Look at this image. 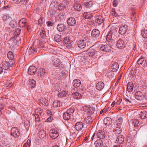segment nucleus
Returning <instances> with one entry per match:
<instances>
[{"instance_id":"obj_1","label":"nucleus","mask_w":147,"mask_h":147,"mask_svg":"<svg viewBox=\"0 0 147 147\" xmlns=\"http://www.w3.org/2000/svg\"><path fill=\"white\" fill-rule=\"evenodd\" d=\"M116 31L113 29H111L108 32L106 36V39L111 45H113L115 42L116 37L115 34L117 33Z\"/></svg>"},{"instance_id":"obj_2","label":"nucleus","mask_w":147,"mask_h":147,"mask_svg":"<svg viewBox=\"0 0 147 147\" xmlns=\"http://www.w3.org/2000/svg\"><path fill=\"white\" fill-rule=\"evenodd\" d=\"M89 40V39L86 36L84 37L82 40L78 41V47L81 49L84 48L86 46V44H88Z\"/></svg>"},{"instance_id":"obj_3","label":"nucleus","mask_w":147,"mask_h":147,"mask_svg":"<svg viewBox=\"0 0 147 147\" xmlns=\"http://www.w3.org/2000/svg\"><path fill=\"white\" fill-rule=\"evenodd\" d=\"M11 135L14 138H17L19 137L20 134L19 129L16 127H12L11 131Z\"/></svg>"},{"instance_id":"obj_4","label":"nucleus","mask_w":147,"mask_h":147,"mask_svg":"<svg viewBox=\"0 0 147 147\" xmlns=\"http://www.w3.org/2000/svg\"><path fill=\"white\" fill-rule=\"evenodd\" d=\"M15 62L13 61H10V63H9L7 61H5L3 62V65L4 68H7V69H4V73H7V71L9 70V67H11L12 65L14 64Z\"/></svg>"},{"instance_id":"obj_5","label":"nucleus","mask_w":147,"mask_h":147,"mask_svg":"<svg viewBox=\"0 0 147 147\" xmlns=\"http://www.w3.org/2000/svg\"><path fill=\"white\" fill-rule=\"evenodd\" d=\"M116 47L119 49H122L125 47V43L123 40L120 39L117 42Z\"/></svg>"},{"instance_id":"obj_6","label":"nucleus","mask_w":147,"mask_h":147,"mask_svg":"<svg viewBox=\"0 0 147 147\" xmlns=\"http://www.w3.org/2000/svg\"><path fill=\"white\" fill-rule=\"evenodd\" d=\"M39 104L42 106H47L49 103L47 100L45 98H40L38 100Z\"/></svg>"},{"instance_id":"obj_7","label":"nucleus","mask_w":147,"mask_h":147,"mask_svg":"<svg viewBox=\"0 0 147 147\" xmlns=\"http://www.w3.org/2000/svg\"><path fill=\"white\" fill-rule=\"evenodd\" d=\"M119 65L117 62H114L111 64V71L113 72H116L118 70Z\"/></svg>"},{"instance_id":"obj_8","label":"nucleus","mask_w":147,"mask_h":147,"mask_svg":"<svg viewBox=\"0 0 147 147\" xmlns=\"http://www.w3.org/2000/svg\"><path fill=\"white\" fill-rule=\"evenodd\" d=\"M28 23L26 19L24 18H22L19 21V24L20 27H24L28 26Z\"/></svg>"},{"instance_id":"obj_9","label":"nucleus","mask_w":147,"mask_h":147,"mask_svg":"<svg viewBox=\"0 0 147 147\" xmlns=\"http://www.w3.org/2000/svg\"><path fill=\"white\" fill-rule=\"evenodd\" d=\"M128 26L124 25V26H121L119 29V32L120 34H124L127 30Z\"/></svg>"},{"instance_id":"obj_10","label":"nucleus","mask_w":147,"mask_h":147,"mask_svg":"<svg viewBox=\"0 0 147 147\" xmlns=\"http://www.w3.org/2000/svg\"><path fill=\"white\" fill-rule=\"evenodd\" d=\"M84 109L87 110L88 112L91 114H96V112L95 111V109L93 107L86 106L84 108Z\"/></svg>"},{"instance_id":"obj_11","label":"nucleus","mask_w":147,"mask_h":147,"mask_svg":"<svg viewBox=\"0 0 147 147\" xmlns=\"http://www.w3.org/2000/svg\"><path fill=\"white\" fill-rule=\"evenodd\" d=\"M84 125L82 122H77L75 125V128L77 131L81 130L83 127Z\"/></svg>"},{"instance_id":"obj_12","label":"nucleus","mask_w":147,"mask_h":147,"mask_svg":"<svg viewBox=\"0 0 147 147\" xmlns=\"http://www.w3.org/2000/svg\"><path fill=\"white\" fill-rule=\"evenodd\" d=\"M68 25L71 26H74L76 23V21L75 18L73 17H70L67 20Z\"/></svg>"},{"instance_id":"obj_13","label":"nucleus","mask_w":147,"mask_h":147,"mask_svg":"<svg viewBox=\"0 0 147 147\" xmlns=\"http://www.w3.org/2000/svg\"><path fill=\"white\" fill-rule=\"evenodd\" d=\"M97 138L100 139H103L105 137V132L102 130L98 131L96 134Z\"/></svg>"},{"instance_id":"obj_14","label":"nucleus","mask_w":147,"mask_h":147,"mask_svg":"<svg viewBox=\"0 0 147 147\" xmlns=\"http://www.w3.org/2000/svg\"><path fill=\"white\" fill-rule=\"evenodd\" d=\"M100 34V32L97 29H94L92 31L91 35L93 37H98Z\"/></svg>"},{"instance_id":"obj_15","label":"nucleus","mask_w":147,"mask_h":147,"mask_svg":"<svg viewBox=\"0 0 147 147\" xmlns=\"http://www.w3.org/2000/svg\"><path fill=\"white\" fill-rule=\"evenodd\" d=\"M49 135L52 138L55 139L58 136L59 134L55 131L52 130L50 131Z\"/></svg>"},{"instance_id":"obj_16","label":"nucleus","mask_w":147,"mask_h":147,"mask_svg":"<svg viewBox=\"0 0 147 147\" xmlns=\"http://www.w3.org/2000/svg\"><path fill=\"white\" fill-rule=\"evenodd\" d=\"M147 58H145L143 56L139 59L137 61L138 64L140 65H145L146 62Z\"/></svg>"},{"instance_id":"obj_17","label":"nucleus","mask_w":147,"mask_h":147,"mask_svg":"<svg viewBox=\"0 0 147 147\" xmlns=\"http://www.w3.org/2000/svg\"><path fill=\"white\" fill-rule=\"evenodd\" d=\"M124 136L122 135H120L117 138L116 143L118 144H121L124 141Z\"/></svg>"},{"instance_id":"obj_18","label":"nucleus","mask_w":147,"mask_h":147,"mask_svg":"<svg viewBox=\"0 0 147 147\" xmlns=\"http://www.w3.org/2000/svg\"><path fill=\"white\" fill-rule=\"evenodd\" d=\"M135 97L137 100H140L142 99L144 97L142 93L141 92L138 91L136 93Z\"/></svg>"},{"instance_id":"obj_19","label":"nucleus","mask_w":147,"mask_h":147,"mask_svg":"<svg viewBox=\"0 0 147 147\" xmlns=\"http://www.w3.org/2000/svg\"><path fill=\"white\" fill-rule=\"evenodd\" d=\"M104 87V84L102 82H98L96 85V89L98 90H102L103 88Z\"/></svg>"},{"instance_id":"obj_20","label":"nucleus","mask_w":147,"mask_h":147,"mask_svg":"<svg viewBox=\"0 0 147 147\" xmlns=\"http://www.w3.org/2000/svg\"><path fill=\"white\" fill-rule=\"evenodd\" d=\"M110 47L107 45H103L100 47V50L103 52H108L110 51Z\"/></svg>"},{"instance_id":"obj_21","label":"nucleus","mask_w":147,"mask_h":147,"mask_svg":"<svg viewBox=\"0 0 147 147\" xmlns=\"http://www.w3.org/2000/svg\"><path fill=\"white\" fill-rule=\"evenodd\" d=\"M87 53L88 55L90 57H92L94 55L96 51L94 49H93L92 48H90L87 51Z\"/></svg>"},{"instance_id":"obj_22","label":"nucleus","mask_w":147,"mask_h":147,"mask_svg":"<svg viewBox=\"0 0 147 147\" xmlns=\"http://www.w3.org/2000/svg\"><path fill=\"white\" fill-rule=\"evenodd\" d=\"M104 124L106 126L109 125L112 123L111 119L109 117L105 118L103 121Z\"/></svg>"},{"instance_id":"obj_23","label":"nucleus","mask_w":147,"mask_h":147,"mask_svg":"<svg viewBox=\"0 0 147 147\" xmlns=\"http://www.w3.org/2000/svg\"><path fill=\"white\" fill-rule=\"evenodd\" d=\"M81 84L80 80L78 79L74 80L73 82V86L75 88L79 87Z\"/></svg>"},{"instance_id":"obj_24","label":"nucleus","mask_w":147,"mask_h":147,"mask_svg":"<svg viewBox=\"0 0 147 147\" xmlns=\"http://www.w3.org/2000/svg\"><path fill=\"white\" fill-rule=\"evenodd\" d=\"M36 68L34 66H30L28 70V74H34L36 71Z\"/></svg>"},{"instance_id":"obj_25","label":"nucleus","mask_w":147,"mask_h":147,"mask_svg":"<svg viewBox=\"0 0 147 147\" xmlns=\"http://www.w3.org/2000/svg\"><path fill=\"white\" fill-rule=\"evenodd\" d=\"M96 22L98 24L100 25L103 23L104 21V19L101 16H98L96 17Z\"/></svg>"},{"instance_id":"obj_26","label":"nucleus","mask_w":147,"mask_h":147,"mask_svg":"<svg viewBox=\"0 0 147 147\" xmlns=\"http://www.w3.org/2000/svg\"><path fill=\"white\" fill-rule=\"evenodd\" d=\"M74 9L77 11H80L82 9L81 5L79 3H76L74 4Z\"/></svg>"},{"instance_id":"obj_27","label":"nucleus","mask_w":147,"mask_h":147,"mask_svg":"<svg viewBox=\"0 0 147 147\" xmlns=\"http://www.w3.org/2000/svg\"><path fill=\"white\" fill-rule=\"evenodd\" d=\"M68 95H69V94H68V92L66 91H62L60 92L58 94L59 97L62 98L66 97Z\"/></svg>"},{"instance_id":"obj_28","label":"nucleus","mask_w":147,"mask_h":147,"mask_svg":"<svg viewBox=\"0 0 147 147\" xmlns=\"http://www.w3.org/2000/svg\"><path fill=\"white\" fill-rule=\"evenodd\" d=\"M57 30L60 32H61L63 31L65 29V26L63 24H60L57 25Z\"/></svg>"},{"instance_id":"obj_29","label":"nucleus","mask_w":147,"mask_h":147,"mask_svg":"<svg viewBox=\"0 0 147 147\" xmlns=\"http://www.w3.org/2000/svg\"><path fill=\"white\" fill-rule=\"evenodd\" d=\"M63 117L65 120H71V114L66 112L64 113Z\"/></svg>"},{"instance_id":"obj_30","label":"nucleus","mask_w":147,"mask_h":147,"mask_svg":"<svg viewBox=\"0 0 147 147\" xmlns=\"http://www.w3.org/2000/svg\"><path fill=\"white\" fill-rule=\"evenodd\" d=\"M7 57L11 61H13L15 62L14 58V55L13 53L11 51H9L7 54Z\"/></svg>"},{"instance_id":"obj_31","label":"nucleus","mask_w":147,"mask_h":147,"mask_svg":"<svg viewBox=\"0 0 147 147\" xmlns=\"http://www.w3.org/2000/svg\"><path fill=\"white\" fill-rule=\"evenodd\" d=\"M134 85L132 82H129L127 84L128 91L129 92H131L133 90Z\"/></svg>"},{"instance_id":"obj_32","label":"nucleus","mask_w":147,"mask_h":147,"mask_svg":"<svg viewBox=\"0 0 147 147\" xmlns=\"http://www.w3.org/2000/svg\"><path fill=\"white\" fill-rule=\"evenodd\" d=\"M53 64L55 67H58L60 65L59 60L58 58L54 59L52 62Z\"/></svg>"},{"instance_id":"obj_33","label":"nucleus","mask_w":147,"mask_h":147,"mask_svg":"<svg viewBox=\"0 0 147 147\" xmlns=\"http://www.w3.org/2000/svg\"><path fill=\"white\" fill-rule=\"evenodd\" d=\"M53 105L54 107H59L62 105V103L58 100L54 101L53 103Z\"/></svg>"},{"instance_id":"obj_34","label":"nucleus","mask_w":147,"mask_h":147,"mask_svg":"<svg viewBox=\"0 0 147 147\" xmlns=\"http://www.w3.org/2000/svg\"><path fill=\"white\" fill-rule=\"evenodd\" d=\"M38 136L40 138H44L46 136L45 131L43 129L40 130L38 132Z\"/></svg>"},{"instance_id":"obj_35","label":"nucleus","mask_w":147,"mask_h":147,"mask_svg":"<svg viewBox=\"0 0 147 147\" xmlns=\"http://www.w3.org/2000/svg\"><path fill=\"white\" fill-rule=\"evenodd\" d=\"M83 16L87 19H91L93 16L92 14L90 13L85 12L83 14Z\"/></svg>"},{"instance_id":"obj_36","label":"nucleus","mask_w":147,"mask_h":147,"mask_svg":"<svg viewBox=\"0 0 147 147\" xmlns=\"http://www.w3.org/2000/svg\"><path fill=\"white\" fill-rule=\"evenodd\" d=\"M28 84L32 88L34 87L36 85L35 81L33 79H30L29 80Z\"/></svg>"},{"instance_id":"obj_37","label":"nucleus","mask_w":147,"mask_h":147,"mask_svg":"<svg viewBox=\"0 0 147 147\" xmlns=\"http://www.w3.org/2000/svg\"><path fill=\"white\" fill-rule=\"evenodd\" d=\"M94 144L96 147H100L103 146V143L102 140H98L95 141Z\"/></svg>"},{"instance_id":"obj_38","label":"nucleus","mask_w":147,"mask_h":147,"mask_svg":"<svg viewBox=\"0 0 147 147\" xmlns=\"http://www.w3.org/2000/svg\"><path fill=\"white\" fill-rule=\"evenodd\" d=\"M73 94L74 95V97L76 99H80L82 98V96L81 94L78 92H74L73 93Z\"/></svg>"},{"instance_id":"obj_39","label":"nucleus","mask_w":147,"mask_h":147,"mask_svg":"<svg viewBox=\"0 0 147 147\" xmlns=\"http://www.w3.org/2000/svg\"><path fill=\"white\" fill-rule=\"evenodd\" d=\"M140 117L141 119H143L147 117V112L143 111L141 112L140 114Z\"/></svg>"},{"instance_id":"obj_40","label":"nucleus","mask_w":147,"mask_h":147,"mask_svg":"<svg viewBox=\"0 0 147 147\" xmlns=\"http://www.w3.org/2000/svg\"><path fill=\"white\" fill-rule=\"evenodd\" d=\"M113 131L115 134H119L122 132V130L121 128L119 127H116L113 130Z\"/></svg>"},{"instance_id":"obj_41","label":"nucleus","mask_w":147,"mask_h":147,"mask_svg":"<svg viewBox=\"0 0 147 147\" xmlns=\"http://www.w3.org/2000/svg\"><path fill=\"white\" fill-rule=\"evenodd\" d=\"M132 125L135 127H139L140 125V123L138 120L134 119Z\"/></svg>"},{"instance_id":"obj_42","label":"nucleus","mask_w":147,"mask_h":147,"mask_svg":"<svg viewBox=\"0 0 147 147\" xmlns=\"http://www.w3.org/2000/svg\"><path fill=\"white\" fill-rule=\"evenodd\" d=\"M9 25L12 28H15L17 25V22L15 20H13L10 21Z\"/></svg>"},{"instance_id":"obj_43","label":"nucleus","mask_w":147,"mask_h":147,"mask_svg":"<svg viewBox=\"0 0 147 147\" xmlns=\"http://www.w3.org/2000/svg\"><path fill=\"white\" fill-rule=\"evenodd\" d=\"M92 2L91 1H89L85 3L84 4V6L85 7L90 8L92 6Z\"/></svg>"},{"instance_id":"obj_44","label":"nucleus","mask_w":147,"mask_h":147,"mask_svg":"<svg viewBox=\"0 0 147 147\" xmlns=\"http://www.w3.org/2000/svg\"><path fill=\"white\" fill-rule=\"evenodd\" d=\"M54 40L57 42H60L61 40V36L58 34H56L55 36Z\"/></svg>"},{"instance_id":"obj_45","label":"nucleus","mask_w":147,"mask_h":147,"mask_svg":"<svg viewBox=\"0 0 147 147\" xmlns=\"http://www.w3.org/2000/svg\"><path fill=\"white\" fill-rule=\"evenodd\" d=\"M10 143L7 140H5L3 143V147H10Z\"/></svg>"},{"instance_id":"obj_46","label":"nucleus","mask_w":147,"mask_h":147,"mask_svg":"<svg viewBox=\"0 0 147 147\" xmlns=\"http://www.w3.org/2000/svg\"><path fill=\"white\" fill-rule=\"evenodd\" d=\"M64 18V16L62 13H59L58 14V15L56 16L57 19L61 21L63 20Z\"/></svg>"},{"instance_id":"obj_47","label":"nucleus","mask_w":147,"mask_h":147,"mask_svg":"<svg viewBox=\"0 0 147 147\" xmlns=\"http://www.w3.org/2000/svg\"><path fill=\"white\" fill-rule=\"evenodd\" d=\"M85 121L87 124H89L90 123H91L92 121V117L90 116H88L86 118Z\"/></svg>"},{"instance_id":"obj_48","label":"nucleus","mask_w":147,"mask_h":147,"mask_svg":"<svg viewBox=\"0 0 147 147\" xmlns=\"http://www.w3.org/2000/svg\"><path fill=\"white\" fill-rule=\"evenodd\" d=\"M141 34L143 38H147V30L144 29L142 30L141 31Z\"/></svg>"},{"instance_id":"obj_49","label":"nucleus","mask_w":147,"mask_h":147,"mask_svg":"<svg viewBox=\"0 0 147 147\" xmlns=\"http://www.w3.org/2000/svg\"><path fill=\"white\" fill-rule=\"evenodd\" d=\"M127 72L129 74H134L136 73V70L134 68H129Z\"/></svg>"},{"instance_id":"obj_50","label":"nucleus","mask_w":147,"mask_h":147,"mask_svg":"<svg viewBox=\"0 0 147 147\" xmlns=\"http://www.w3.org/2000/svg\"><path fill=\"white\" fill-rule=\"evenodd\" d=\"M47 72V71L43 68H41L39 69L37 72L38 74H45Z\"/></svg>"},{"instance_id":"obj_51","label":"nucleus","mask_w":147,"mask_h":147,"mask_svg":"<svg viewBox=\"0 0 147 147\" xmlns=\"http://www.w3.org/2000/svg\"><path fill=\"white\" fill-rule=\"evenodd\" d=\"M36 52V50L35 49H34V48H33L32 47H31L30 48L28 51V53L29 54H30L32 53H35Z\"/></svg>"},{"instance_id":"obj_52","label":"nucleus","mask_w":147,"mask_h":147,"mask_svg":"<svg viewBox=\"0 0 147 147\" xmlns=\"http://www.w3.org/2000/svg\"><path fill=\"white\" fill-rule=\"evenodd\" d=\"M72 42H71V41H69L68 42H67L66 45H65V46L68 49H69L70 48L72 47Z\"/></svg>"},{"instance_id":"obj_53","label":"nucleus","mask_w":147,"mask_h":147,"mask_svg":"<svg viewBox=\"0 0 147 147\" xmlns=\"http://www.w3.org/2000/svg\"><path fill=\"white\" fill-rule=\"evenodd\" d=\"M45 31L44 30H42L40 31V35L42 38H44L46 36Z\"/></svg>"},{"instance_id":"obj_54","label":"nucleus","mask_w":147,"mask_h":147,"mask_svg":"<svg viewBox=\"0 0 147 147\" xmlns=\"http://www.w3.org/2000/svg\"><path fill=\"white\" fill-rule=\"evenodd\" d=\"M65 8V5L62 3H60L58 6V9L60 10H63Z\"/></svg>"},{"instance_id":"obj_55","label":"nucleus","mask_w":147,"mask_h":147,"mask_svg":"<svg viewBox=\"0 0 147 147\" xmlns=\"http://www.w3.org/2000/svg\"><path fill=\"white\" fill-rule=\"evenodd\" d=\"M31 144V141L30 140H28L27 142L24 144V147H30Z\"/></svg>"},{"instance_id":"obj_56","label":"nucleus","mask_w":147,"mask_h":147,"mask_svg":"<svg viewBox=\"0 0 147 147\" xmlns=\"http://www.w3.org/2000/svg\"><path fill=\"white\" fill-rule=\"evenodd\" d=\"M34 116L35 117V121L36 122H39L40 121V119L39 117V115L36 113L35 114H34Z\"/></svg>"},{"instance_id":"obj_57","label":"nucleus","mask_w":147,"mask_h":147,"mask_svg":"<svg viewBox=\"0 0 147 147\" xmlns=\"http://www.w3.org/2000/svg\"><path fill=\"white\" fill-rule=\"evenodd\" d=\"M35 113H38L37 114L41 115L42 113V110L41 108H38L36 110Z\"/></svg>"},{"instance_id":"obj_58","label":"nucleus","mask_w":147,"mask_h":147,"mask_svg":"<svg viewBox=\"0 0 147 147\" xmlns=\"http://www.w3.org/2000/svg\"><path fill=\"white\" fill-rule=\"evenodd\" d=\"M21 31V29L19 28H17L16 29V31L15 32V34L16 35H19L20 34Z\"/></svg>"},{"instance_id":"obj_59","label":"nucleus","mask_w":147,"mask_h":147,"mask_svg":"<svg viewBox=\"0 0 147 147\" xmlns=\"http://www.w3.org/2000/svg\"><path fill=\"white\" fill-rule=\"evenodd\" d=\"M135 47V45L132 42H131L130 44V45L128 47L129 49H134Z\"/></svg>"},{"instance_id":"obj_60","label":"nucleus","mask_w":147,"mask_h":147,"mask_svg":"<svg viewBox=\"0 0 147 147\" xmlns=\"http://www.w3.org/2000/svg\"><path fill=\"white\" fill-rule=\"evenodd\" d=\"M122 122V118L121 117L118 118V119L117 120V124L118 125H119Z\"/></svg>"},{"instance_id":"obj_61","label":"nucleus","mask_w":147,"mask_h":147,"mask_svg":"<svg viewBox=\"0 0 147 147\" xmlns=\"http://www.w3.org/2000/svg\"><path fill=\"white\" fill-rule=\"evenodd\" d=\"M136 14L134 12H133L132 13V15L131 16V19L132 21H134V20L136 18Z\"/></svg>"},{"instance_id":"obj_62","label":"nucleus","mask_w":147,"mask_h":147,"mask_svg":"<svg viewBox=\"0 0 147 147\" xmlns=\"http://www.w3.org/2000/svg\"><path fill=\"white\" fill-rule=\"evenodd\" d=\"M74 112V109L73 108H71L69 109H68L66 112H67L68 113H69V114H70L71 113H73Z\"/></svg>"},{"instance_id":"obj_63","label":"nucleus","mask_w":147,"mask_h":147,"mask_svg":"<svg viewBox=\"0 0 147 147\" xmlns=\"http://www.w3.org/2000/svg\"><path fill=\"white\" fill-rule=\"evenodd\" d=\"M53 119V117L51 116H50L48 117L47 119L46 120V122H51Z\"/></svg>"},{"instance_id":"obj_64","label":"nucleus","mask_w":147,"mask_h":147,"mask_svg":"<svg viewBox=\"0 0 147 147\" xmlns=\"http://www.w3.org/2000/svg\"><path fill=\"white\" fill-rule=\"evenodd\" d=\"M70 41V40L68 38H64L63 40V42L64 43V45H66V44H67V42H69V41Z\"/></svg>"}]
</instances>
